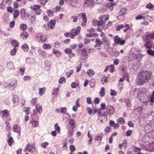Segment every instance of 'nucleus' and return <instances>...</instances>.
Instances as JSON below:
<instances>
[{
  "mask_svg": "<svg viewBox=\"0 0 154 154\" xmlns=\"http://www.w3.org/2000/svg\"><path fill=\"white\" fill-rule=\"evenodd\" d=\"M152 76V73L151 72L143 71L138 74L136 82L139 85H143L149 81Z\"/></svg>",
  "mask_w": 154,
  "mask_h": 154,
  "instance_id": "nucleus-1",
  "label": "nucleus"
},
{
  "mask_svg": "<svg viewBox=\"0 0 154 154\" xmlns=\"http://www.w3.org/2000/svg\"><path fill=\"white\" fill-rule=\"evenodd\" d=\"M146 39L144 40L146 43L144 44V46L147 48H151L152 46V44L151 43V39H154V32L146 35Z\"/></svg>",
  "mask_w": 154,
  "mask_h": 154,
  "instance_id": "nucleus-2",
  "label": "nucleus"
},
{
  "mask_svg": "<svg viewBox=\"0 0 154 154\" xmlns=\"http://www.w3.org/2000/svg\"><path fill=\"white\" fill-rule=\"evenodd\" d=\"M99 19L100 21H97V26H99L105 24L106 20H108V18L105 15L100 16L99 17Z\"/></svg>",
  "mask_w": 154,
  "mask_h": 154,
  "instance_id": "nucleus-3",
  "label": "nucleus"
},
{
  "mask_svg": "<svg viewBox=\"0 0 154 154\" xmlns=\"http://www.w3.org/2000/svg\"><path fill=\"white\" fill-rule=\"evenodd\" d=\"M141 92H138L137 95V97L138 99L141 102L143 103H146L149 101V99L146 95V94H143L142 97L140 96L141 94Z\"/></svg>",
  "mask_w": 154,
  "mask_h": 154,
  "instance_id": "nucleus-4",
  "label": "nucleus"
},
{
  "mask_svg": "<svg viewBox=\"0 0 154 154\" xmlns=\"http://www.w3.org/2000/svg\"><path fill=\"white\" fill-rule=\"evenodd\" d=\"M41 7V6L39 5H34L30 6V8L31 9L35 11L37 15H38L40 14L42 12V10L40 9Z\"/></svg>",
  "mask_w": 154,
  "mask_h": 154,
  "instance_id": "nucleus-5",
  "label": "nucleus"
},
{
  "mask_svg": "<svg viewBox=\"0 0 154 154\" xmlns=\"http://www.w3.org/2000/svg\"><path fill=\"white\" fill-rule=\"evenodd\" d=\"M17 86L16 81L15 79H13L6 88H8L9 89L12 90L14 89Z\"/></svg>",
  "mask_w": 154,
  "mask_h": 154,
  "instance_id": "nucleus-6",
  "label": "nucleus"
},
{
  "mask_svg": "<svg viewBox=\"0 0 154 154\" xmlns=\"http://www.w3.org/2000/svg\"><path fill=\"white\" fill-rule=\"evenodd\" d=\"M79 15H81L82 19V21L81 23V25L82 26H85L87 24V18L86 17V14L85 13H82L78 14V17Z\"/></svg>",
  "mask_w": 154,
  "mask_h": 154,
  "instance_id": "nucleus-7",
  "label": "nucleus"
},
{
  "mask_svg": "<svg viewBox=\"0 0 154 154\" xmlns=\"http://www.w3.org/2000/svg\"><path fill=\"white\" fill-rule=\"evenodd\" d=\"M33 149L34 151H35V146L34 144L31 145L30 144H28L26 146V147L25 149V151H28V152H33V151L32 149Z\"/></svg>",
  "mask_w": 154,
  "mask_h": 154,
  "instance_id": "nucleus-8",
  "label": "nucleus"
},
{
  "mask_svg": "<svg viewBox=\"0 0 154 154\" xmlns=\"http://www.w3.org/2000/svg\"><path fill=\"white\" fill-rule=\"evenodd\" d=\"M55 23L56 22L55 20H51L50 22L48 23V28L50 29H54L55 26Z\"/></svg>",
  "mask_w": 154,
  "mask_h": 154,
  "instance_id": "nucleus-9",
  "label": "nucleus"
},
{
  "mask_svg": "<svg viewBox=\"0 0 154 154\" xmlns=\"http://www.w3.org/2000/svg\"><path fill=\"white\" fill-rule=\"evenodd\" d=\"M36 37L41 41L44 42L46 39L45 35L41 33H38L36 35Z\"/></svg>",
  "mask_w": 154,
  "mask_h": 154,
  "instance_id": "nucleus-10",
  "label": "nucleus"
},
{
  "mask_svg": "<svg viewBox=\"0 0 154 154\" xmlns=\"http://www.w3.org/2000/svg\"><path fill=\"white\" fill-rule=\"evenodd\" d=\"M100 118V121L101 123H104L107 120V115L105 114H103L101 115Z\"/></svg>",
  "mask_w": 154,
  "mask_h": 154,
  "instance_id": "nucleus-11",
  "label": "nucleus"
},
{
  "mask_svg": "<svg viewBox=\"0 0 154 154\" xmlns=\"http://www.w3.org/2000/svg\"><path fill=\"white\" fill-rule=\"evenodd\" d=\"M107 109L108 110L107 113L109 114H112L114 112V109L113 107L111 106H107Z\"/></svg>",
  "mask_w": 154,
  "mask_h": 154,
  "instance_id": "nucleus-12",
  "label": "nucleus"
},
{
  "mask_svg": "<svg viewBox=\"0 0 154 154\" xmlns=\"http://www.w3.org/2000/svg\"><path fill=\"white\" fill-rule=\"evenodd\" d=\"M13 131L16 133H20L21 130L20 127L17 125H14L13 126Z\"/></svg>",
  "mask_w": 154,
  "mask_h": 154,
  "instance_id": "nucleus-13",
  "label": "nucleus"
},
{
  "mask_svg": "<svg viewBox=\"0 0 154 154\" xmlns=\"http://www.w3.org/2000/svg\"><path fill=\"white\" fill-rule=\"evenodd\" d=\"M109 53L110 55L116 57L118 56L119 54L118 51H113L112 50L111 51L109 50Z\"/></svg>",
  "mask_w": 154,
  "mask_h": 154,
  "instance_id": "nucleus-14",
  "label": "nucleus"
},
{
  "mask_svg": "<svg viewBox=\"0 0 154 154\" xmlns=\"http://www.w3.org/2000/svg\"><path fill=\"white\" fill-rule=\"evenodd\" d=\"M7 66L8 68L10 69H13L14 68L13 63L11 61L8 62Z\"/></svg>",
  "mask_w": 154,
  "mask_h": 154,
  "instance_id": "nucleus-15",
  "label": "nucleus"
},
{
  "mask_svg": "<svg viewBox=\"0 0 154 154\" xmlns=\"http://www.w3.org/2000/svg\"><path fill=\"white\" fill-rule=\"evenodd\" d=\"M20 36L23 39H26L28 37L29 35L26 32H23L21 34Z\"/></svg>",
  "mask_w": 154,
  "mask_h": 154,
  "instance_id": "nucleus-16",
  "label": "nucleus"
},
{
  "mask_svg": "<svg viewBox=\"0 0 154 154\" xmlns=\"http://www.w3.org/2000/svg\"><path fill=\"white\" fill-rule=\"evenodd\" d=\"M87 73L88 76L90 77H92L94 74V71L91 69L88 70Z\"/></svg>",
  "mask_w": 154,
  "mask_h": 154,
  "instance_id": "nucleus-17",
  "label": "nucleus"
},
{
  "mask_svg": "<svg viewBox=\"0 0 154 154\" xmlns=\"http://www.w3.org/2000/svg\"><path fill=\"white\" fill-rule=\"evenodd\" d=\"M93 4V2L92 0H85V5H86V6H92Z\"/></svg>",
  "mask_w": 154,
  "mask_h": 154,
  "instance_id": "nucleus-18",
  "label": "nucleus"
},
{
  "mask_svg": "<svg viewBox=\"0 0 154 154\" xmlns=\"http://www.w3.org/2000/svg\"><path fill=\"white\" fill-rule=\"evenodd\" d=\"M87 51L85 49L82 50V57L84 59L88 57V55L87 53Z\"/></svg>",
  "mask_w": 154,
  "mask_h": 154,
  "instance_id": "nucleus-19",
  "label": "nucleus"
},
{
  "mask_svg": "<svg viewBox=\"0 0 154 154\" xmlns=\"http://www.w3.org/2000/svg\"><path fill=\"white\" fill-rule=\"evenodd\" d=\"M2 113L3 116L5 118L8 117L9 115L8 111L7 110L2 111Z\"/></svg>",
  "mask_w": 154,
  "mask_h": 154,
  "instance_id": "nucleus-20",
  "label": "nucleus"
},
{
  "mask_svg": "<svg viewBox=\"0 0 154 154\" xmlns=\"http://www.w3.org/2000/svg\"><path fill=\"white\" fill-rule=\"evenodd\" d=\"M11 44L12 45L15 47H18L19 45V43L17 41L13 40L11 41Z\"/></svg>",
  "mask_w": 154,
  "mask_h": 154,
  "instance_id": "nucleus-21",
  "label": "nucleus"
},
{
  "mask_svg": "<svg viewBox=\"0 0 154 154\" xmlns=\"http://www.w3.org/2000/svg\"><path fill=\"white\" fill-rule=\"evenodd\" d=\"M69 124L71 126L70 128H75V127L76 124L75 123V122L73 119H71L69 122Z\"/></svg>",
  "mask_w": 154,
  "mask_h": 154,
  "instance_id": "nucleus-22",
  "label": "nucleus"
},
{
  "mask_svg": "<svg viewBox=\"0 0 154 154\" xmlns=\"http://www.w3.org/2000/svg\"><path fill=\"white\" fill-rule=\"evenodd\" d=\"M103 135L102 134L99 133L95 137V139L96 140L101 141L103 137Z\"/></svg>",
  "mask_w": 154,
  "mask_h": 154,
  "instance_id": "nucleus-23",
  "label": "nucleus"
},
{
  "mask_svg": "<svg viewBox=\"0 0 154 154\" xmlns=\"http://www.w3.org/2000/svg\"><path fill=\"white\" fill-rule=\"evenodd\" d=\"M20 28L22 30H25L27 29V27L26 24H21L20 26Z\"/></svg>",
  "mask_w": 154,
  "mask_h": 154,
  "instance_id": "nucleus-24",
  "label": "nucleus"
},
{
  "mask_svg": "<svg viewBox=\"0 0 154 154\" xmlns=\"http://www.w3.org/2000/svg\"><path fill=\"white\" fill-rule=\"evenodd\" d=\"M45 87L40 88L38 89L39 94L40 95H42L45 91Z\"/></svg>",
  "mask_w": 154,
  "mask_h": 154,
  "instance_id": "nucleus-25",
  "label": "nucleus"
},
{
  "mask_svg": "<svg viewBox=\"0 0 154 154\" xmlns=\"http://www.w3.org/2000/svg\"><path fill=\"white\" fill-rule=\"evenodd\" d=\"M73 131V128H69L68 133V136L69 137H72V136Z\"/></svg>",
  "mask_w": 154,
  "mask_h": 154,
  "instance_id": "nucleus-26",
  "label": "nucleus"
},
{
  "mask_svg": "<svg viewBox=\"0 0 154 154\" xmlns=\"http://www.w3.org/2000/svg\"><path fill=\"white\" fill-rule=\"evenodd\" d=\"M43 48L44 49L49 50L51 49V46L50 44L45 43L43 45Z\"/></svg>",
  "mask_w": 154,
  "mask_h": 154,
  "instance_id": "nucleus-27",
  "label": "nucleus"
},
{
  "mask_svg": "<svg viewBox=\"0 0 154 154\" xmlns=\"http://www.w3.org/2000/svg\"><path fill=\"white\" fill-rule=\"evenodd\" d=\"M35 108L38 112L39 114H41L42 111V109L41 107L40 106L36 105Z\"/></svg>",
  "mask_w": 154,
  "mask_h": 154,
  "instance_id": "nucleus-28",
  "label": "nucleus"
},
{
  "mask_svg": "<svg viewBox=\"0 0 154 154\" xmlns=\"http://www.w3.org/2000/svg\"><path fill=\"white\" fill-rule=\"evenodd\" d=\"M20 12L19 11L16 10L14 11V12L13 14L14 17V18H17L19 15Z\"/></svg>",
  "mask_w": 154,
  "mask_h": 154,
  "instance_id": "nucleus-29",
  "label": "nucleus"
},
{
  "mask_svg": "<svg viewBox=\"0 0 154 154\" xmlns=\"http://www.w3.org/2000/svg\"><path fill=\"white\" fill-rule=\"evenodd\" d=\"M22 48L25 52H27L28 51L29 47L26 44H24L22 45Z\"/></svg>",
  "mask_w": 154,
  "mask_h": 154,
  "instance_id": "nucleus-30",
  "label": "nucleus"
},
{
  "mask_svg": "<svg viewBox=\"0 0 154 154\" xmlns=\"http://www.w3.org/2000/svg\"><path fill=\"white\" fill-rule=\"evenodd\" d=\"M117 121L121 124H123L125 123V119L122 117H121L117 119Z\"/></svg>",
  "mask_w": 154,
  "mask_h": 154,
  "instance_id": "nucleus-31",
  "label": "nucleus"
},
{
  "mask_svg": "<svg viewBox=\"0 0 154 154\" xmlns=\"http://www.w3.org/2000/svg\"><path fill=\"white\" fill-rule=\"evenodd\" d=\"M13 98L12 99V100L13 101L14 103L18 101L19 98L17 96L14 94L13 95Z\"/></svg>",
  "mask_w": 154,
  "mask_h": 154,
  "instance_id": "nucleus-32",
  "label": "nucleus"
},
{
  "mask_svg": "<svg viewBox=\"0 0 154 154\" xmlns=\"http://www.w3.org/2000/svg\"><path fill=\"white\" fill-rule=\"evenodd\" d=\"M104 88L103 87L101 88L100 91L99 93V94L100 96L103 97V96L105 94Z\"/></svg>",
  "mask_w": 154,
  "mask_h": 154,
  "instance_id": "nucleus-33",
  "label": "nucleus"
},
{
  "mask_svg": "<svg viewBox=\"0 0 154 154\" xmlns=\"http://www.w3.org/2000/svg\"><path fill=\"white\" fill-rule=\"evenodd\" d=\"M115 5V2L109 3L107 4V6L108 7H109V9L111 10L113 9V6Z\"/></svg>",
  "mask_w": 154,
  "mask_h": 154,
  "instance_id": "nucleus-34",
  "label": "nucleus"
},
{
  "mask_svg": "<svg viewBox=\"0 0 154 154\" xmlns=\"http://www.w3.org/2000/svg\"><path fill=\"white\" fill-rule=\"evenodd\" d=\"M119 12H120V14H121L122 13V14H125L127 13V10L125 8H123L121 9Z\"/></svg>",
  "mask_w": 154,
  "mask_h": 154,
  "instance_id": "nucleus-35",
  "label": "nucleus"
},
{
  "mask_svg": "<svg viewBox=\"0 0 154 154\" xmlns=\"http://www.w3.org/2000/svg\"><path fill=\"white\" fill-rule=\"evenodd\" d=\"M54 128L56 131H57L58 133H59L60 131V128L57 123H56L55 124Z\"/></svg>",
  "mask_w": 154,
  "mask_h": 154,
  "instance_id": "nucleus-36",
  "label": "nucleus"
},
{
  "mask_svg": "<svg viewBox=\"0 0 154 154\" xmlns=\"http://www.w3.org/2000/svg\"><path fill=\"white\" fill-rule=\"evenodd\" d=\"M95 44L101 45L103 44V42L98 38H96L95 41Z\"/></svg>",
  "mask_w": 154,
  "mask_h": 154,
  "instance_id": "nucleus-37",
  "label": "nucleus"
},
{
  "mask_svg": "<svg viewBox=\"0 0 154 154\" xmlns=\"http://www.w3.org/2000/svg\"><path fill=\"white\" fill-rule=\"evenodd\" d=\"M17 50L16 48H14L10 52V54L11 56H14L15 55Z\"/></svg>",
  "mask_w": 154,
  "mask_h": 154,
  "instance_id": "nucleus-38",
  "label": "nucleus"
},
{
  "mask_svg": "<svg viewBox=\"0 0 154 154\" xmlns=\"http://www.w3.org/2000/svg\"><path fill=\"white\" fill-rule=\"evenodd\" d=\"M30 122L32 123V126L34 127H36L38 125V123L36 121H31Z\"/></svg>",
  "mask_w": 154,
  "mask_h": 154,
  "instance_id": "nucleus-39",
  "label": "nucleus"
},
{
  "mask_svg": "<svg viewBox=\"0 0 154 154\" xmlns=\"http://www.w3.org/2000/svg\"><path fill=\"white\" fill-rule=\"evenodd\" d=\"M114 40L115 43H119L120 40V38L118 36H116L114 37Z\"/></svg>",
  "mask_w": 154,
  "mask_h": 154,
  "instance_id": "nucleus-40",
  "label": "nucleus"
},
{
  "mask_svg": "<svg viewBox=\"0 0 154 154\" xmlns=\"http://www.w3.org/2000/svg\"><path fill=\"white\" fill-rule=\"evenodd\" d=\"M65 79L63 77H62L60 78V79L59 80V83L61 84H62L64 83H65Z\"/></svg>",
  "mask_w": 154,
  "mask_h": 154,
  "instance_id": "nucleus-41",
  "label": "nucleus"
},
{
  "mask_svg": "<svg viewBox=\"0 0 154 154\" xmlns=\"http://www.w3.org/2000/svg\"><path fill=\"white\" fill-rule=\"evenodd\" d=\"M109 71L111 73H113L114 71V66L113 64H111L109 66Z\"/></svg>",
  "mask_w": 154,
  "mask_h": 154,
  "instance_id": "nucleus-42",
  "label": "nucleus"
},
{
  "mask_svg": "<svg viewBox=\"0 0 154 154\" xmlns=\"http://www.w3.org/2000/svg\"><path fill=\"white\" fill-rule=\"evenodd\" d=\"M30 21L31 23H34L36 17L35 15H32L31 17V18L30 19Z\"/></svg>",
  "mask_w": 154,
  "mask_h": 154,
  "instance_id": "nucleus-43",
  "label": "nucleus"
},
{
  "mask_svg": "<svg viewBox=\"0 0 154 154\" xmlns=\"http://www.w3.org/2000/svg\"><path fill=\"white\" fill-rule=\"evenodd\" d=\"M149 100L151 103L154 102V91L152 92V93L150 97Z\"/></svg>",
  "mask_w": 154,
  "mask_h": 154,
  "instance_id": "nucleus-44",
  "label": "nucleus"
},
{
  "mask_svg": "<svg viewBox=\"0 0 154 154\" xmlns=\"http://www.w3.org/2000/svg\"><path fill=\"white\" fill-rule=\"evenodd\" d=\"M8 139V144L9 145L11 146L12 145V143L13 142V139L12 137H10Z\"/></svg>",
  "mask_w": 154,
  "mask_h": 154,
  "instance_id": "nucleus-45",
  "label": "nucleus"
},
{
  "mask_svg": "<svg viewBox=\"0 0 154 154\" xmlns=\"http://www.w3.org/2000/svg\"><path fill=\"white\" fill-rule=\"evenodd\" d=\"M49 143L47 142H45L41 143V146L45 149L46 148L47 146L48 145Z\"/></svg>",
  "mask_w": 154,
  "mask_h": 154,
  "instance_id": "nucleus-46",
  "label": "nucleus"
},
{
  "mask_svg": "<svg viewBox=\"0 0 154 154\" xmlns=\"http://www.w3.org/2000/svg\"><path fill=\"white\" fill-rule=\"evenodd\" d=\"M67 109L66 107H61L60 108V112L61 113L65 114Z\"/></svg>",
  "mask_w": 154,
  "mask_h": 154,
  "instance_id": "nucleus-47",
  "label": "nucleus"
},
{
  "mask_svg": "<svg viewBox=\"0 0 154 154\" xmlns=\"http://www.w3.org/2000/svg\"><path fill=\"white\" fill-rule=\"evenodd\" d=\"M94 48L97 50H100L101 48V45H97L95 44L94 45Z\"/></svg>",
  "mask_w": 154,
  "mask_h": 154,
  "instance_id": "nucleus-48",
  "label": "nucleus"
},
{
  "mask_svg": "<svg viewBox=\"0 0 154 154\" xmlns=\"http://www.w3.org/2000/svg\"><path fill=\"white\" fill-rule=\"evenodd\" d=\"M125 26L123 24H121L119 25L116 27V29L117 31H119L122 28L124 27Z\"/></svg>",
  "mask_w": 154,
  "mask_h": 154,
  "instance_id": "nucleus-49",
  "label": "nucleus"
},
{
  "mask_svg": "<svg viewBox=\"0 0 154 154\" xmlns=\"http://www.w3.org/2000/svg\"><path fill=\"white\" fill-rule=\"evenodd\" d=\"M104 43V48L105 49L109 47L110 44L109 41H108Z\"/></svg>",
  "mask_w": 154,
  "mask_h": 154,
  "instance_id": "nucleus-50",
  "label": "nucleus"
},
{
  "mask_svg": "<svg viewBox=\"0 0 154 154\" xmlns=\"http://www.w3.org/2000/svg\"><path fill=\"white\" fill-rule=\"evenodd\" d=\"M146 8H147L149 9L150 10H152L153 8V5L151 3H149L146 5Z\"/></svg>",
  "mask_w": 154,
  "mask_h": 154,
  "instance_id": "nucleus-51",
  "label": "nucleus"
},
{
  "mask_svg": "<svg viewBox=\"0 0 154 154\" xmlns=\"http://www.w3.org/2000/svg\"><path fill=\"white\" fill-rule=\"evenodd\" d=\"M73 71L72 70H70L69 71L66 73V75L67 77H69L73 73Z\"/></svg>",
  "mask_w": 154,
  "mask_h": 154,
  "instance_id": "nucleus-52",
  "label": "nucleus"
},
{
  "mask_svg": "<svg viewBox=\"0 0 154 154\" xmlns=\"http://www.w3.org/2000/svg\"><path fill=\"white\" fill-rule=\"evenodd\" d=\"M59 89L58 88H54L52 91V94L53 95L55 94L57 95V92L58 91Z\"/></svg>",
  "mask_w": 154,
  "mask_h": 154,
  "instance_id": "nucleus-53",
  "label": "nucleus"
},
{
  "mask_svg": "<svg viewBox=\"0 0 154 154\" xmlns=\"http://www.w3.org/2000/svg\"><path fill=\"white\" fill-rule=\"evenodd\" d=\"M71 34L75 35H77L78 34L77 31L75 29H72L71 32Z\"/></svg>",
  "mask_w": 154,
  "mask_h": 154,
  "instance_id": "nucleus-54",
  "label": "nucleus"
},
{
  "mask_svg": "<svg viewBox=\"0 0 154 154\" xmlns=\"http://www.w3.org/2000/svg\"><path fill=\"white\" fill-rule=\"evenodd\" d=\"M99 54H100V55L102 57H107L106 53H105V52L103 51H100L99 52Z\"/></svg>",
  "mask_w": 154,
  "mask_h": 154,
  "instance_id": "nucleus-55",
  "label": "nucleus"
},
{
  "mask_svg": "<svg viewBox=\"0 0 154 154\" xmlns=\"http://www.w3.org/2000/svg\"><path fill=\"white\" fill-rule=\"evenodd\" d=\"M147 53L148 54L151 55H154V51L150 49H148L147 51Z\"/></svg>",
  "mask_w": 154,
  "mask_h": 154,
  "instance_id": "nucleus-56",
  "label": "nucleus"
},
{
  "mask_svg": "<svg viewBox=\"0 0 154 154\" xmlns=\"http://www.w3.org/2000/svg\"><path fill=\"white\" fill-rule=\"evenodd\" d=\"M38 52L39 53V54L41 55L42 57L45 56L46 55V53L44 51H41L40 50H39L38 51Z\"/></svg>",
  "mask_w": 154,
  "mask_h": 154,
  "instance_id": "nucleus-57",
  "label": "nucleus"
},
{
  "mask_svg": "<svg viewBox=\"0 0 154 154\" xmlns=\"http://www.w3.org/2000/svg\"><path fill=\"white\" fill-rule=\"evenodd\" d=\"M30 107H26L25 108L24 111L26 115H28L29 113Z\"/></svg>",
  "mask_w": 154,
  "mask_h": 154,
  "instance_id": "nucleus-58",
  "label": "nucleus"
},
{
  "mask_svg": "<svg viewBox=\"0 0 154 154\" xmlns=\"http://www.w3.org/2000/svg\"><path fill=\"white\" fill-rule=\"evenodd\" d=\"M47 13L48 15L50 17H52L53 16V12L50 10H48L47 11Z\"/></svg>",
  "mask_w": 154,
  "mask_h": 154,
  "instance_id": "nucleus-59",
  "label": "nucleus"
},
{
  "mask_svg": "<svg viewBox=\"0 0 154 154\" xmlns=\"http://www.w3.org/2000/svg\"><path fill=\"white\" fill-rule=\"evenodd\" d=\"M117 18L120 20H124L125 19V15L124 16H119L117 17Z\"/></svg>",
  "mask_w": 154,
  "mask_h": 154,
  "instance_id": "nucleus-60",
  "label": "nucleus"
},
{
  "mask_svg": "<svg viewBox=\"0 0 154 154\" xmlns=\"http://www.w3.org/2000/svg\"><path fill=\"white\" fill-rule=\"evenodd\" d=\"M101 109L102 110H104L106 108V106L105 103H102L100 105Z\"/></svg>",
  "mask_w": 154,
  "mask_h": 154,
  "instance_id": "nucleus-61",
  "label": "nucleus"
},
{
  "mask_svg": "<svg viewBox=\"0 0 154 154\" xmlns=\"http://www.w3.org/2000/svg\"><path fill=\"white\" fill-rule=\"evenodd\" d=\"M125 26L126 27V29L124 30V31L125 32H126L130 29V27L128 24H125Z\"/></svg>",
  "mask_w": 154,
  "mask_h": 154,
  "instance_id": "nucleus-62",
  "label": "nucleus"
},
{
  "mask_svg": "<svg viewBox=\"0 0 154 154\" xmlns=\"http://www.w3.org/2000/svg\"><path fill=\"white\" fill-rule=\"evenodd\" d=\"M132 132V131L131 130H128L126 132V135L128 137L130 136Z\"/></svg>",
  "mask_w": 154,
  "mask_h": 154,
  "instance_id": "nucleus-63",
  "label": "nucleus"
},
{
  "mask_svg": "<svg viewBox=\"0 0 154 154\" xmlns=\"http://www.w3.org/2000/svg\"><path fill=\"white\" fill-rule=\"evenodd\" d=\"M69 148L70 151L71 152L74 151L75 149V147L73 145H70Z\"/></svg>",
  "mask_w": 154,
  "mask_h": 154,
  "instance_id": "nucleus-64",
  "label": "nucleus"
}]
</instances>
